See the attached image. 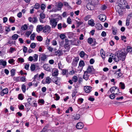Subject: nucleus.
<instances>
[{
	"mask_svg": "<svg viewBox=\"0 0 132 132\" xmlns=\"http://www.w3.org/2000/svg\"><path fill=\"white\" fill-rule=\"evenodd\" d=\"M48 55L44 53L40 54L39 56V60L41 62H44L47 61Z\"/></svg>",
	"mask_w": 132,
	"mask_h": 132,
	"instance_id": "1",
	"label": "nucleus"
},
{
	"mask_svg": "<svg viewBox=\"0 0 132 132\" xmlns=\"http://www.w3.org/2000/svg\"><path fill=\"white\" fill-rule=\"evenodd\" d=\"M50 23L52 28H55L57 23V21L56 19H51L50 20Z\"/></svg>",
	"mask_w": 132,
	"mask_h": 132,
	"instance_id": "2",
	"label": "nucleus"
},
{
	"mask_svg": "<svg viewBox=\"0 0 132 132\" xmlns=\"http://www.w3.org/2000/svg\"><path fill=\"white\" fill-rule=\"evenodd\" d=\"M117 54L120 59V60H121L122 61H124L125 60L127 54L122 51H119Z\"/></svg>",
	"mask_w": 132,
	"mask_h": 132,
	"instance_id": "3",
	"label": "nucleus"
},
{
	"mask_svg": "<svg viewBox=\"0 0 132 132\" xmlns=\"http://www.w3.org/2000/svg\"><path fill=\"white\" fill-rule=\"evenodd\" d=\"M38 55L35 54L33 56H30L28 58V60L32 62L33 61L34 62H37L38 60Z\"/></svg>",
	"mask_w": 132,
	"mask_h": 132,
	"instance_id": "4",
	"label": "nucleus"
},
{
	"mask_svg": "<svg viewBox=\"0 0 132 132\" xmlns=\"http://www.w3.org/2000/svg\"><path fill=\"white\" fill-rule=\"evenodd\" d=\"M51 27L49 25H46L44 27L43 32L46 33H49L51 31Z\"/></svg>",
	"mask_w": 132,
	"mask_h": 132,
	"instance_id": "5",
	"label": "nucleus"
},
{
	"mask_svg": "<svg viewBox=\"0 0 132 132\" xmlns=\"http://www.w3.org/2000/svg\"><path fill=\"white\" fill-rule=\"evenodd\" d=\"M119 89H117V88L116 87H113L112 88H111L110 90L108 91V93L110 91L111 93L114 94H117V93H115V91L117 90V92L119 91Z\"/></svg>",
	"mask_w": 132,
	"mask_h": 132,
	"instance_id": "6",
	"label": "nucleus"
},
{
	"mask_svg": "<svg viewBox=\"0 0 132 132\" xmlns=\"http://www.w3.org/2000/svg\"><path fill=\"white\" fill-rule=\"evenodd\" d=\"M61 80L60 78L56 77L53 78L52 79L53 82L57 85H59Z\"/></svg>",
	"mask_w": 132,
	"mask_h": 132,
	"instance_id": "7",
	"label": "nucleus"
},
{
	"mask_svg": "<svg viewBox=\"0 0 132 132\" xmlns=\"http://www.w3.org/2000/svg\"><path fill=\"white\" fill-rule=\"evenodd\" d=\"M51 81V79L49 77H46L45 79H43L42 81V83L43 84H48L50 83Z\"/></svg>",
	"mask_w": 132,
	"mask_h": 132,
	"instance_id": "8",
	"label": "nucleus"
},
{
	"mask_svg": "<svg viewBox=\"0 0 132 132\" xmlns=\"http://www.w3.org/2000/svg\"><path fill=\"white\" fill-rule=\"evenodd\" d=\"M116 10L120 15L123 14V9L121 8L119 6H118L116 7Z\"/></svg>",
	"mask_w": 132,
	"mask_h": 132,
	"instance_id": "9",
	"label": "nucleus"
},
{
	"mask_svg": "<svg viewBox=\"0 0 132 132\" xmlns=\"http://www.w3.org/2000/svg\"><path fill=\"white\" fill-rule=\"evenodd\" d=\"M84 125V124L81 122H78L76 126V128L78 129H80L82 128Z\"/></svg>",
	"mask_w": 132,
	"mask_h": 132,
	"instance_id": "10",
	"label": "nucleus"
},
{
	"mask_svg": "<svg viewBox=\"0 0 132 132\" xmlns=\"http://www.w3.org/2000/svg\"><path fill=\"white\" fill-rule=\"evenodd\" d=\"M28 19L30 22L33 23H36L38 21L37 17H33V18L29 17L28 18Z\"/></svg>",
	"mask_w": 132,
	"mask_h": 132,
	"instance_id": "11",
	"label": "nucleus"
},
{
	"mask_svg": "<svg viewBox=\"0 0 132 132\" xmlns=\"http://www.w3.org/2000/svg\"><path fill=\"white\" fill-rule=\"evenodd\" d=\"M43 67L44 69L47 71H50L51 69L50 65L48 64H45L43 65Z\"/></svg>",
	"mask_w": 132,
	"mask_h": 132,
	"instance_id": "12",
	"label": "nucleus"
},
{
	"mask_svg": "<svg viewBox=\"0 0 132 132\" xmlns=\"http://www.w3.org/2000/svg\"><path fill=\"white\" fill-rule=\"evenodd\" d=\"M85 65V63L84 61L83 60H81L79 62L78 68H80V70L81 71L83 67Z\"/></svg>",
	"mask_w": 132,
	"mask_h": 132,
	"instance_id": "13",
	"label": "nucleus"
},
{
	"mask_svg": "<svg viewBox=\"0 0 132 132\" xmlns=\"http://www.w3.org/2000/svg\"><path fill=\"white\" fill-rule=\"evenodd\" d=\"M98 17L100 20L102 21H105L106 18V16L105 15L103 14L100 15Z\"/></svg>",
	"mask_w": 132,
	"mask_h": 132,
	"instance_id": "14",
	"label": "nucleus"
},
{
	"mask_svg": "<svg viewBox=\"0 0 132 132\" xmlns=\"http://www.w3.org/2000/svg\"><path fill=\"white\" fill-rule=\"evenodd\" d=\"M44 27L43 25H38L37 26L36 31L38 33L42 30L43 31Z\"/></svg>",
	"mask_w": 132,
	"mask_h": 132,
	"instance_id": "15",
	"label": "nucleus"
},
{
	"mask_svg": "<svg viewBox=\"0 0 132 132\" xmlns=\"http://www.w3.org/2000/svg\"><path fill=\"white\" fill-rule=\"evenodd\" d=\"M8 92V90L7 88L4 89L0 93V94L2 96H3L4 94H7Z\"/></svg>",
	"mask_w": 132,
	"mask_h": 132,
	"instance_id": "16",
	"label": "nucleus"
},
{
	"mask_svg": "<svg viewBox=\"0 0 132 132\" xmlns=\"http://www.w3.org/2000/svg\"><path fill=\"white\" fill-rule=\"evenodd\" d=\"M91 87L88 86L84 87V89L85 92L87 93H89L91 91Z\"/></svg>",
	"mask_w": 132,
	"mask_h": 132,
	"instance_id": "17",
	"label": "nucleus"
},
{
	"mask_svg": "<svg viewBox=\"0 0 132 132\" xmlns=\"http://www.w3.org/2000/svg\"><path fill=\"white\" fill-rule=\"evenodd\" d=\"M89 75H88L87 72L85 71L84 73L83 76V78L85 79L86 80H87L89 78Z\"/></svg>",
	"mask_w": 132,
	"mask_h": 132,
	"instance_id": "18",
	"label": "nucleus"
},
{
	"mask_svg": "<svg viewBox=\"0 0 132 132\" xmlns=\"http://www.w3.org/2000/svg\"><path fill=\"white\" fill-rule=\"evenodd\" d=\"M58 75V70L56 69H54L52 73V76H57Z\"/></svg>",
	"mask_w": 132,
	"mask_h": 132,
	"instance_id": "19",
	"label": "nucleus"
},
{
	"mask_svg": "<svg viewBox=\"0 0 132 132\" xmlns=\"http://www.w3.org/2000/svg\"><path fill=\"white\" fill-rule=\"evenodd\" d=\"M95 27L97 30H101L102 28V26L101 24L98 23L96 24Z\"/></svg>",
	"mask_w": 132,
	"mask_h": 132,
	"instance_id": "20",
	"label": "nucleus"
},
{
	"mask_svg": "<svg viewBox=\"0 0 132 132\" xmlns=\"http://www.w3.org/2000/svg\"><path fill=\"white\" fill-rule=\"evenodd\" d=\"M113 60L116 62H118L120 59L119 57L117 54L115 55L114 56H112Z\"/></svg>",
	"mask_w": 132,
	"mask_h": 132,
	"instance_id": "21",
	"label": "nucleus"
},
{
	"mask_svg": "<svg viewBox=\"0 0 132 132\" xmlns=\"http://www.w3.org/2000/svg\"><path fill=\"white\" fill-rule=\"evenodd\" d=\"M94 69L93 68V66H89L87 70V71H86L87 72V73H90L92 71H93Z\"/></svg>",
	"mask_w": 132,
	"mask_h": 132,
	"instance_id": "22",
	"label": "nucleus"
},
{
	"mask_svg": "<svg viewBox=\"0 0 132 132\" xmlns=\"http://www.w3.org/2000/svg\"><path fill=\"white\" fill-rule=\"evenodd\" d=\"M88 24L90 26L93 27L95 25V23L94 22V20L93 19H91L88 21Z\"/></svg>",
	"mask_w": 132,
	"mask_h": 132,
	"instance_id": "23",
	"label": "nucleus"
},
{
	"mask_svg": "<svg viewBox=\"0 0 132 132\" xmlns=\"http://www.w3.org/2000/svg\"><path fill=\"white\" fill-rule=\"evenodd\" d=\"M0 65H2L3 66H5L6 65V62L2 60H0Z\"/></svg>",
	"mask_w": 132,
	"mask_h": 132,
	"instance_id": "24",
	"label": "nucleus"
},
{
	"mask_svg": "<svg viewBox=\"0 0 132 132\" xmlns=\"http://www.w3.org/2000/svg\"><path fill=\"white\" fill-rule=\"evenodd\" d=\"M112 33L114 35H116L117 32V28L113 27L112 28Z\"/></svg>",
	"mask_w": 132,
	"mask_h": 132,
	"instance_id": "25",
	"label": "nucleus"
},
{
	"mask_svg": "<svg viewBox=\"0 0 132 132\" xmlns=\"http://www.w3.org/2000/svg\"><path fill=\"white\" fill-rule=\"evenodd\" d=\"M126 51L127 53H131L132 54V48L129 46H128Z\"/></svg>",
	"mask_w": 132,
	"mask_h": 132,
	"instance_id": "26",
	"label": "nucleus"
},
{
	"mask_svg": "<svg viewBox=\"0 0 132 132\" xmlns=\"http://www.w3.org/2000/svg\"><path fill=\"white\" fill-rule=\"evenodd\" d=\"M62 74L63 75H68V71L67 70L65 69H63L62 70Z\"/></svg>",
	"mask_w": 132,
	"mask_h": 132,
	"instance_id": "27",
	"label": "nucleus"
},
{
	"mask_svg": "<svg viewBox=\"0 0 132 132\" xmlns=\"http://www.w3.org/2000/svg\"><path fill=\"white\" fill-rule=\"evenodd\" d=\"M43 116H46V117H48V114L47 111H44L42 113Z\"/></svg>",
	"mask_w": 132,
	"mask_h": 132,
	"instance_id": "28",
	"label": "nucleus"
},
{
	"mask_svg": "<svg viewBox=\"0 0 132 132\" xmlns=\"http://www.w3.org/2000/svg\"><path fill=\"white\" fill-rule=\"evenodd\" d=\"M38 74H37L34 76V77L33 78V81H36V80H39V78L38 77Z\"/></svg>",
	"mask_w": 132,
	"mask_h": 132,
	"instance_id": "29",
	"label": "nucleus"
},
{
	"mask_svg": "<svg viewBox=\"0 0 132 132\" xmlns=\"http://www.w3.org/2000/svg\"><path fill=\"white\" fill-rule=\"evenodd\" d=\"M36 101H33L31 103H30V105L33 106L37 107V104L36 103Z\"/></svg>",
	"mask_w": 132,
	"mask_h": 132,
	"instance_id": "30",
	"label": "nucleus"
},
{
	"mask_svg": "<svg viewBox=\"0 0 132 132\" xmlns=\"http://www.w3.org/2000/svg\"><path fill=\"white\" fill-rule=\"evenodd\" d=\"M18 36H19L17 34H14L12 36V39L13 40H15L18 38Z\"/></svg>",
	"mask_w": 132,
	"mask_h": 132,
	"instance_id": "31",
	"label": "nucleus"
},
{
	"mask_svg": "<svg viewBox=\"0 0 132 132\" xmlns=\"http://www.w3.org/2000/svg\"><path fill=\"white\" fill-rule=\"evenodd\" d=\"M23 95L22 94H19L18 96V98L19 100H22L23 99Z\"/></svg>",
	"mask_w": 132,
	"mask_h": 132,
	"instance_id": "32",
	"label": "nucleus"
},
{
	"mask_svg": "<svg viewBox=\"0 0 132 132\" xmlns=\"http://www.w3.org/2000/svg\"><path fill=\"white\" fill-rule=\"evenodd\" d=\"M20 81L22 82H25L26 81V78L25 76L21 77L20 78Z\"/></svg>",
	"mask_w": 132,
	"mask_h": 132,
	"instance_id": "33",
	"label": "nucleus"
},
{
	"mask_svg": "<svg viewBox=\"0 0 132 132\" xmlns=\"http://www.w3.org/2000/svg\"><path fill=\"white\" fill-rule=\"evenodd\" d=\"M79 55L81 57H83L85 55H86V54L84 52L82 51L80 52Z\"/></svg>",
	"mask_w": 132,
	"mask_h": 132,
	"instance_id": "34",
	"label": "nucleus"
},
{
	"mask_svg": "<svg viewBox=\"0 0 132 132\" xmlns=\"http://www.w3.org/2000/svg\"><path fill=\"white\" fill-rule=\"evenodd\" d=\"M35 36L36 35L35 33H33L30 36V39L32 40H34Z\"/></svg>",
	"mask_w": 132,
	"mask_h": 132,
	"instance_id": "35",
	"label": "nucleus"
},
{
	"mask_svg": "<svg viewBox=\"0 0 132 132\" xmlns=\"http://www.w3.org/2000/svg\"><path fill=\"white\" fill-rule=\"evenodd\" d=\"M30 68L31 71H34L36 68L35 65L34 64H31L30 66Z\"/></svg>",
	"mask_w": 132,
	"mask_h": 132,
	"instance_id": "36",
	"label": "nucleus"
},
{
	"mask_svg": "<svg viewBox=\"0 0 132 132\" xmlns=\"http://www.w3.org/2000/svg\"><path fill=\"white\" fill-rule=\"evenodd\" d=\"M28 28L27 26V25L25 24L24 25L22 26L21 29L22 30H26Z\"/></svg>",
	"mask_w": 132,
	"mask_h": 132,
	"instance_id": "37",
	"label": "nucleus"
},
{
	"mask_svg": "<svg viewBox=\"0 0 132 132\" xmlns=\"http://www.w3.org/2000/svg\"><path fill=\"white\" fill-rule=\"evenodd\" d=\"M119 86L122 89H123L125 88V85L124 83L122 82H120L119 84Z\"/></svg>",
	"mask_w": 132,
	"mask_h": 132,
	"instance_id": "38",
	"label": "nucleus"
},
{
	"mask_svg": "<svg viewBox=\"0 0 132 132\" xmlns=\"http://www.w3.org/2000/svg\"><path fill=\"white\" fill-rule=\"evenodd\" d=\"M72 80L74 82H76L78 80L77 77L76 76H74L72 77Z\"/></svg>",
	"mask_w": 132,
	"mask_h": 132,
	"instance_id": "39",
	"label": "nucleus"
},
{
	"mask_svg": "<svg viewBox=\"0 0 132 132\" xmlns=\"http://www.w3.org/2000/svg\"><path fill=\"white\" fill-rule=\"evenodd\" d=\"M76 23L77 24V26L78 27L82 24L83 23V22L81 21H76Z\"/></svg>",
	"mask_w": 132,
	"mask_h": 132,
	"instance_id": "40",
	"label": "nucleus"
},
{
	"mask_svg": "<svg viewBox=\"0 0 132 132\" xmlns=\"http://www.w3.org/2000/svg\"><path fill=\"white\" fill-rule=\"evenodd\" d=\"M100 53L101 56L103 58V56H104L105 55V53L103 49H101Z\"/></svg>",
	"mask_w": 132,
	"mask_h": 132,
	"instance_id": "41",
	"label": "nucleus"
},
{
	"mask_svg": "<svg viewBox=\"0 0 132 132\" xmlns=\"http://www.w3.org/2000/svg\"><path fill=\"white\" fill-rule=\"evenodd\" d=\"M62 51L61 50H58L55 52V55H60L62 54Z\"/></svg>",
	"mask_w": 132,
	"mask_h": 132,
	"instance_id": "42",
	"label": "nucleus"
},
{
	"mask_svg": "<svg viewBox=\"0 0 132 132\" xmlns=\"http://www.w3.org/2000/svg\"><path fill=\"white\" fill-rule=\"evenodd\" d=\"M9 20L10 23H13L15 21V19L13 17H11L9 18Z\"/></svg>",
	"mask_w": 132,
	"mask_h": 132,
	"instance_id": "43",
	"label": "nucleus"
},
{
	"mask_svg": "<svg viewBox=\"0 0 132 132\" xmlns=\"http://www.w3.org/2000/svg\"><path fill=\"white\" fill-rule=\"evenodd\" d=\"M64 5L66 6H67L68 8L71 9V7L69 5L68 3L66 2H63Z\"/></svg>",
	"mask_w": 132,
	"mask_h": 132,
	"instance_id": "44",
	"label": "nucleus"
},
{
	"mask_svg": "<svg viewBox=\"0 0 132 132\" xmlns=\"http://www.w3.org/2000/svg\"><path fill=\"white\" fill-rule=\"evenodd\" d=\"M22 89L23 92L25 93L26 90V86L24 84L22 85Z\"/></svg>",
	"mask_w": 132,
	"mask_h": 132,
	"instance_id": "45",
	"label": "nucleus"
},
{
	"mask_svg": "<svg viewBox=\"0 0 132 132\" xmlns=\"http://www.w3.org/2000/svg\"><path fill=\"white\" fill-rule=\"evenodd\" d=\"M36 46V44L35 43H31L30 45V47L32 49L34 48Z\"/></svg>",
	"mask_w": 132,
	"mask_h": 132,
	"instance_id": "46",
	"label": "nucleus"
},
{
	"mask_svg": "<svg viewBox=\"0 0 132 132\" xmlns=\"http://www.w3.org/2000/svg\"><path fill=\"white\" fill-rule=\"evenodd\" d=\"M87 42L88 43L90 44H91L93 42V39L92 38H89L88 39Z\"/></svg>",
	"mask_w": 132,
	"mask_h": 132,
	"instance_id": "47",
	"label": "nucleus"
},
{
	"mask_svg": "<svg viewBox=\"0 0 132 132\" xmlns=\"http://www.w3.org/2000/svg\"><path fill=\"white\" fill-rule=\"evenodd\" d=\"M37 39L39 41H41L43 40L42 37L40 36H38L37 37Z\"/></svg>",
	"mask_w": 132,
	"mask_h": 132,
	"instance_id": "48",
	"label": "nucleus"
},
{
	"mask_svg": "<svg viewBox=\"0 0 132 132\" xmlns=\"http://www.w3.org/2000/svg\"><path fill=\"white\" fill-rule=\"evenodd\" d=\"M32 32L31 31H27L25 34V35L28 37L29 35L31 34Z\"/></svg>",
	"mask_w": 132,
	"mask_h": 132,
	"instance_id": "49",
	"label": "nucleus"
},
{
	"mask_svg": "<svg viewBox=\"0 0 132 132\" xmlns=\"http://www.w3.org/2000/svg\"><path fill=\"white\" fill-rule=\"evenodd\" d=\"M80 118V115L78 114H77L76 115V117L74 118V119L75 120H78Z\"/></svg>",
	"mask_w": 132,
	"mask_h": 132,
	"instance_id": "50",
	"label": "nucleus"
},
{
	"mask_svg": "<svg viewBox=\"0 0 132 132\" xmlns=\"http://www.w3.org/2000/svg\"><path fill=\"white\" fill-rule=\"evenodd\" d=\"M77 93V92L76 91V90H74L72 93V97L73 98V97H74L76 95Z\"/></svg>",
	"mask_w": 132,
	"mask_h": 132,
	"instance_id": "51",
	"label": "nucleus"
},
{
	"mask_svg": "<svg viewBox=\"0 0 132 132\" xmlns=\"http://www.w3.org/2000/svg\"><path fill=\"white\" fill-rule=\"evenodd\" d=\"M60 37L61 39H63L65 38V36L64 34H61L60 35Z\"/></svg>",
	"mask_w": 132,
	"mask_h": 132,
	"instance_id": "52",
	"label": "nucleus"
},
{
	"mask_svg": "<svg viewBox=\"0 0 132 132\" xmlns=\"http://www.w3.org/2000/svg\"><path fill=\"white\" fill-rule=\"evenodd\" d=\"M106 8L107 7L105 5H102L101 7V9L103 10H105Z\"/></svg>",
	"mask_w": 132,
	"mask_h": 132,
	"instance_id": "53",
	"label": "nucleus"
},
{
	"mask_svg": "<svg viewBox=\"0 0 132 132\" xmlns=\"http://www.w3.org/2000/svg\"><path fill=\"white\" fill-rule=\"evenodd\" d=\"M16 51L15 48L11 47L10 48V52L11 53H12L14 51Z\"/></svg>",
	"mask_w": 132,
	"mask_h": 132,
	"instance_id": "54",
	"label": "nucleus"
},
{
	"mask_svg": "<svg viewBox=\"0 0 132 132\" xmlns=\"http://www.w3.org/2000/svg\"><path fill=\"white\" fill-rule=\"evenodd\" d=\"M44 74V73L42 72L38 76V77L41 78V79H42L43 78Z\"/></svg>",
	"mask_w": 132,
	"mask_h": 132,
	"instance_id": "55",
	"label": "nucleus"
},
{
	"mask_svg": "<svg viewBox=\"0 0 132 132\" xmlns=\"http://www.w3.org/2000/svg\"><path fill=\"white\" fill-rule=\"evenodd\" d=\"M10 73L11 74V76H14L15 74V70L14 69H12L10 71Z\"/></svg>",
	"mask_w": 132,
	"mask_h": 132,
	"instance_id": "56",
	"label": "nucleus"
},
{
	"mask_svg": "<svg viewBox=\"0 0 132 132\" xmlns=\"http://www.w3.org/2000/svg\"><path fill=\"white\" fill-rule=\"evenodd\" d=\"M90 15H88L84 17V19L86 21H87L90 18Z\"/></svg>",
	"mask_w": 132,
	"mask_h": 132,
	"instance_id": "57",
	"label": "nucleus"
},
{
	"mask_svg": "<svg viewBox=\"0 0 132 132\" xmlns=\"http://www.w3.org/2000/svg\"><path fill=\"white\" fill-rule=\"evenodd\" d=\"M130 19L127 18L126 20V25L127 26H128L129 24Z\"/></svg>",
	"mask_w": 132,
	"mask_h": 132,
	"instance_id": "58",
	"label": "nucleus"
},
{
	"mask_svg": "<svg viewBox=\"0 0 132 132\" xmlns=\"http://www.w3.org/2000/svg\"><path fill=\"white\" fill-rule=\"evenodd\" d=\"M83 99L81 98H79L78 100V102L79 103V104L83 102Z\"/></svg>",
	"mask_w": 132,
	"mask_h": 132,
	"instance_id": "59",
	"label": "nucleus"
},
{
	"mask_svg": "<svg viewBox=\"0 0 132 132\" xmlns=\"http://www.w3.org/2000/svg\"><path fill=\"white\" fill-rule=\"evenodd\" d=\"M45 5L44 4H41L40 6L41 9L43 10H44L45 9Z\"/></svg>",
	"mask_w": 132,
	"mask_h": 132,
	"instance_id": "60",
	"label": "nucleus"
},
{
	"mask_svg": "<svg viewBox=\"0 0 132 132\" xmlns=\"http://www.w3.org/2000/svg\"><path fill=\"white\" fill-rule=\"evenodd\" d=\"M115 95L114 94H112L110 95V97L111 99H113L115 97Z\"/></svg>",
	"mask_w": 132,
	"mask_h": 132,
	"instance_id": "61",
	"label": "nucleus"
},
{
	"mask_svg": "<svg viewBox=\"0 0 132 132\" xmlns=\"http://www.w3.org/2000/svg\"><path fill=\"white\" fill-rule=\"evenodd\" d=\"M40 17L42 19H44L45 18V15L43 13H41L40 14Z\"/></svg>",
	"mask_w": 132,
	"mask_h": 132,
	"instance_id": "62",
	"label": "nucleus"
},
{
	"mask_svg": "<svg viewBox=\"0 0 132 132\" xmlns=\"http://www.w3.org/2000/svg\"><path fill=\"white\" fill-rule=\"evenodd\" d=\"M77 63L75 61H73L72 62V66L73 67H76L77 65Z\"/></svg>",
	"mask_w": 132,
	"mask_h": 132,
	"instance_id": "63",
	"label": "nucleus"
},
{
	"mask_svg": "<svg viewBox=\"0 0 132 132\" xmlns=\"http://www.w3.org/2000/svg\"><path fill=\"white\" fill-rule=\"evenodd\" d=\"M18 60L19 62H21V63L23 62L24 61V59L22 58H19L18 59Z\"/></svg>",
	"mask_w": 132,
	"mask_h": 132,
	"instance_id": "64",
	"label": "nucleus"
}]
</instances>
